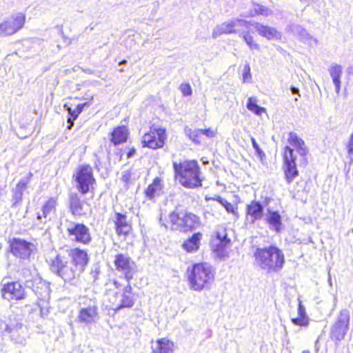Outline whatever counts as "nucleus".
I'll return each instance as SVG.
<instances>
[{"mask_svg": "<svg viewBox=\"0 0 353 353\" xmlns=\"http://www.w3.org/2000/svg\"><path fill=\"white\" fill-rule=\"evenodd\" d=\"M254 257L255 265L267 273H278L285 263L283 251L275 245L256 248Z\"/></svg>", "mask_w": 353, "mask_h": 353, "instance_id": "f257e3e1", "label": "nucleus"}, {"mask_svg": "<svg viewBox=\"0 0 353 353\" xmlns=\"http://www.w3.org/2000/svg\"><path fill=\"white\" fill-rule=\"evenodd\" d=\"M176 177L181 185L188 188H196L202 185L200 178V168L196 161H185L173 163Z\"/></svg>", "mask_w": 353, "mask_h": 353, "instance_id": "f03ea898", "label": "nucleus"}, {"mask_svg": "<svg viewBox=\"0 0 353 353\" xmlns=\"http://www.w3.org/2000/svg\"><path fill=\"white\" fill-rule=\"evenodd\" d=\"M190 287L195 291L208 288L214 279L212 268L207 263H197L188 270Z\"/></svg>", "mask_w": 353, "mask_h": 353, "instance_id": "7ed1b4c3", "label": "nucleus"}, {"mask_svg": "<svg viewBox=\"0 0 353 353\" xmlns=\"http://www.w3.org/2000/svg\"><path fill=\"white\" fill-rule=\"evenodd\" d=\"M50 268L52 272L72 285L77 284L81 274L69 261V258L61 254H57L52 260Z\"/></svg>", "mask_w": 353, "mask_h": 353, "instance_id": "20e7f679", "label": "nucleus"}, {"mask_svg": "<svg viewBox=\"0 0 353 353\" xmlns=\"http://www.w3.org/2000/svg\"><path fill=\"white\" fill-rule=\"evenodd\" d=\"M250 21L234 18L216 26L212 31V38L216 39L221 34H240L243 28L248 30Z\"/></svg>", "mask_w": 353, "mask_h": 353, "instance_id": "39448f33", "label": "nucleus"}, {"mask_svg": "<svg viewBox=\"0 0 353 353\" xmlns=\"http://www.w3.org/2000/svg\"><path fill=\"white\" fill-rule=\"evenodd\" d=\"M75 181L77 190L82 194L92 192L96 183L92 168L90 165H80L75 176Z\"/></svg>", "mask_w": 353, "mask_h": 353, "instance_id": "423d86ee", "label": "nucleus"}, {"mask_svg": "<svg viewBox=\"0 0 353 353\" xmlns=\"http://www.w3.org/2000/svg\"><path fill=\"white\" fill-rule=\"evenodd\" d=\"M1 297L8 301L23 300L26 292L22 285L18 281H9L3 279L1 281Z\"/></svg>", "mask_w": 353, "mask_h": 353, "instance_id": "0eeeda50", "label": "nucleus"}, {"mask_svg": "<svg viewBox=\"0 0 353 353\" xmlns=\"http://www.w3.org/2000/svg\"><path fill=\"white\" fill-rule=\"evenodd\" d=\"M9 244L11 253L21 259H29L36 250L34 243L20 238L10 239Z\"/></svg>", "mask_w": 353, "mask_h": 353, "instance_id": "6e6552de", "label": "nucleus"}, {"mask_svg": "<svg viewBox=\"0 0 353 353\" xmlns=\"http://www.w3.org/2000/svg\"><path fill=\"white\" fill-rule=\"evenodd\" d=\"M26 17L18 13L6 19L0 23V36L7 37L16 33L23 26Z\"/></svg>", "mask_w": 353, "mask_h": 353, "instance_id": "1a4fd4ad", "label": "nucleus"}, {"mask_svg": "<svg viewBox=\"0 0 353 353\" xmlns=\"http://www.w3.org/2000/svg\"><path fill=\"white\" fill-rule=\"evenodd\" d=\"M68 236L72 241L84 245L91 242L92 237L89 228L83 223L70 222L67 226Z\"/></svg>", "mask_w": 353, "mask_h": 353, "instance_id": "9d476101", "label": "nucleus"}, {"mask_svg": "<svg viewBox=\"0 0 353 353\" xmlns=\"http://www.w3.org/2000/svg\"><path fill=\"white\" fill-rule=\"evenodd\" d=\"M25 286L31 289L37 296V301L50 299V288L49 283L43 280L39 276H32L25 282Z\"/></svg>", "mask_w": 353, "mask_h": 353, "instance_id": "9b49d317", "label": "nucleus"}, {"mask_svg": "<svg viewBox=\"0 0 353 353\" xmlns=\"http://www.w3.org/2000/svg\"><path fill=\"white\" fill-rule=\"evenodd\" d=\"M116 270L123 274L128 282L133 278L136 272V264L131 258L125 254H118L114 261Z\"/></svg>", "mask_w": 353, "mask_h": 353, "instance_id": "f8f14e48", "label": "nucleus"}, {"mask_svg": "<svg viewBox=\"0 0 353 353\" xmlns=\"http://www.w3.org/2000/svg\"><path fill=\"white\" fill-rule=\"evenodd\" d=\"M296 157L294 154V150L289 146H285L283 154V170L285 180L288 184L291 183L293 180L298 176L299 171L296 164Z\"/></svg>", "mask_w": 353, "mask_h": 353, "instance_id": "ddd939ff", "label": "nucleus"}, {"mask_svg": "<svg viewBox=\"0 0 353 353\" xmlns=\"http://www.w3.org/2000/svg\"><path fill=\"white\" fill-rule=\"evenodd\" d=\"M350 322V313L347 310L340 312L339 316L332 327L330 335L332 339L341 341L343 339Z\"/></svg>", "mask_w": 353, "mask_h": 353, "instance_id": "4468645a", "label": "nucleus"}, {"mask_svg": "<svg viewBox=\"0 0 353 353\" xmlns=\"http://www.w3.org/2000/svg\"><path fill=\"white\" fill-rule=\"evenodd\" d=\"M166 139L165 130L158 128L155 132H150L145 133L142 139L143 147H148L152 149L161 148L164 145Z\"/></svg>", "mask_w": 353, "mask_h": 353, "instance_id": "2eb2a0df", "label": "nucleus"}, {"mask_svg": "<svg viewBox=\"0 0 353 353\" xmlns=\"http://www.w3.org/2000/svg\"><path fill=\"white\" fill-rule=\"evenodd\" d=\"M69 261L81 274L88 265L89 257L85 250L79 248L71 249L68 253Z\"/></svg>", "mask_w": 353, "mask_h": 353, "instance_id": "dca6fc26", "label": "nucleus"}, {"mask_svg": "<svg viewBox=\"0 0 353 353\" xmlns=\"http://www.w3.org/2000/svg\"><path fill=\"white\" fill-rule=\"evenodd\" d=\"M115 295L119 299V303L116 304L115 311H119L123 308H131L134 305L132 288L130 282H128V285L122 289L121 292H117Z\"/></svg>", "mask_w": 353, "mask_h": 353, "instance_id": "f3484780", "label": "nucleus"}, {"mask_svg": "<svg viewBox=\"0 0 353 353\" xmlns=\"http://www.w3.org/2000/svg\"><path fill=\"white\" fill-rule=\"evenodd\" d=\"M288 142L291 145L296 148V152L301 156V165L306 166L307 164V155L309 150L306 147L304 141L298 137L293 132L289 133Z\"/></svg>", "mask_w": 353, "mask_h": 353, "instance_id": "a211bd4d", "label": "nucleus"}, {"mask_svg": "<svg viewBox=\"0 0 353 353\" xmlns=\"http://www.w3.org/2000/svg\"><path fill=\"white\" fill-rule=\"evenodd\" d=\"M265 208L259 201H252L246 206V219L251 223L260 221L264 216Z\"/></svg>", "mask_w": 353, "mask_h": 353, "instance_id": "6ab92c4d", "label": "nucleus"}, {"mask_svg": "<svg viewBox=\"0 0 353 353\" xmlns=\"http://www.w3.org/2000/svg\"><path fill=\"white\" fill-rule=\"evenodd\" d=\"M112 220L115 226V232L119 236H126L132 230L131 224L128 221L125 214L116 212Z\"/></svg>", "mask_w": 353, "mask_h": 353, "instance_id": "aec40b11", "label": "nucleus"}, {"mask_svg": "<svg viewBox=\"0 0 353 353\" xmlns=\"http://www.w3.org/2000/svg\"><path fill=\"white\" fill-rule=\"evenodd\" d=\"M98 319V307L93 303L86 307H82L78 316L79 321L85 324L96 322Z\"/></svg>", "mask_w": 353, "mask_h": 353, "instance_id": "412c9836", "label": "nucleus"}, {"mask_svg": "<svg viewBox=\"0 0 353 353\" xmlns=\"http://www.w3.org/2000/svg\"><path fill=\"white\" fill-rule=\"evenodd\" d=\"M254 27L259 34L266 38L268 40H280L281 39V33L274 28L268 26H264L258 22H251L250 26Z\"/></svg>", "mask_w": 353, "mask_h": 353, "instance_id": "4be33fe9", "label": "nucleus"}, {"mask_svg": "<svg viewBox=\"0 0 353 353\" xmlns=\"http://www.w3.org/2000/svg\"><path fill=\"white\" fill-rule=\"evenodd\" d=\"M31 176L32 174L30 172L28 173V176L21 178L17 184L16 187L12 189V206H16L21 202L23 199V192L27 188V185L29 183Z\"/></svg>", "mask_w": 353, "mask_h": 353, "instance_id": "5701e85b", "label": "nucleus"}, {"mask_svg": "<svg viewBox=\"0 0 353 353\" xmlns=\"http://www.w3.org/2000/svg\"><path fill=\"white\" fill-rule=\"evenodd\" d=\"M70 211L73 215L81 216L85 215L88 210V203L81 201L77 194H71L69 197Z\"/></svg>", "mask_w": 353, "mask_h": 353, "instance_id": "b1692460", "label": "nucleus"}, {"mask_svg": "<svg viewBox=\"0 0 353 353\" xmlns=\"http://www.w3.org/2000/svg\"><path fill=\"white\" fill-rule=\"evenodd\" d=\"M169 219L170 222V229L172 230L184 232L185 212L176 210L170 214Z\"/></svg>", "mask_w": 353, "mask_h": 353, "instance_id": "393cba45", "label": "nucleus"}, {"mask_svg": "<svg viewBox=\"0 0 353 353\" xmlns=\"http://www.w3.org/2000/svg\"><path fill=\"white\" fill-rule=\"evenodd\" d=\"M57 205V199L50 198L43 205L42 215L38 214L37 220L41 223H46L48 220H50L51 215L56 212Z\"/></svg>", "mask_w": 353, "mask_h": 353, "instance_id": "a878e982", "label": "nucleus"}, {"mask_svg": "<svg viewBox=\"0 0 353 353\" xmlns=\"http://www.w3.org/2000/svg\"><path fill=\"white\" fill-rule=\"evenodd\" d=\"M174 343L166 338L158 339L152 345L151 353H173Z\"/></svg>", "mask_w": 353, "mask_h": 353, "instance_id": "bb28decb", "label": "nucleus"}, {"mask_svg": "<svg viewBox=\"0 0 353 353\" xmlns=\"http://www.w3.org/2000/svg\"><path fill=\"white\" fill-rule=\"evenodd\" d=\"M266 221L277 233L280 232L282 229L281 216L278 211H272L268 210V214L266 216Z\"/></svg>", "mask_w": 353, "mask_h": 353, "instance_id": "cd10ccee", "label": "nucleus"}, {"mask_svg": "<svg viewBox=\"0 0 353 353\" xmlns=\"http://www.w3.org/2000/svg\"><path fill=\"white\" fill-rule=\"evenodd\" d=\"M128 132L125 126H119L116 128L111 133L110 141L115 145L124 143L127 141Z\"/></svg>", "mask_w": 353, "mask_h": 353, "instance_id": "c85d7f7f", "label": "nucleus"}, {"mask_svg": "<svg viewBox=\"0 0 353 353\" xmlns=\"http://www.w3.org/2000/svg\"><path fill=\"white\" fill-rule=\"evenodd\" d=\"M329 72L335 86V91L337 94L341 90V77L342 74V66L339 64H333L329 69Z\"/></svg>", "mask_w": 353, "mask_h": 353, "instance_id": "c756f323", "label": "nucleus"}, {"mask_svg": "<svg viewBox=\"0 0 353 353\" xmlns=\"http://www.w3.org/2000/svg\"><path fill=\"white\" fill-rule=\"evenodd\" d=\"M292 31L295 35L303 43L310 46H312V42L315 45L317 44L318 41L314 39L307 31L301 26L296 25L293 27Z\"/></svg>", "mask_w": 353, "mask_h": 353, "instance_id": "7c9ffc66", "label": "nucleus"}, {"mask_svg": "<svg viewBox=\"0 0 353 353\" xmlns=\"http://www.w3.org/2000/svg\"><path fill=\"white\" fill-rule=\"evenodd\" d=\"M202 234L200 232L194 233L190 238L186 240L183 244V248L189 252L196 251L199 248L200 240Z\"/></svg>", "mask_w": 353, "mask_h": 353, "instance_id": "2f4dec72", "label": "nucleus"}, {"mask_svg": "<svg viewBox=\"0 0 353 353\" xmlns=\"http://www.w3.org/2000/svg\"><path fill=\"white\" fill-rule=\"evenodd\" d=\"M298 317L292 318V322L295 325L306 327L309 324V317L307 316L305 307L301 304L299 301L298 306Z\"/></svg>", "mask_w": 353, "mask_h": 353, "instance_id": "473e14b6", "label": "nucleus"}, {"mask_svg": "<svg viewBox=\"0 0 353 353\" xmlns=\"http://www.w3.org/2000/svg\"><path fill=\"white\" fill-rule=\"evenodd\" d=\"M184 224V232L192 231L199 228V226L200 225V219L194 214L185 212V221Z\"/></svg>", "mask_w": 353, "mask_h": 353, "instance_id": "72a5a7b5", "label": "nucleus"}, {"mask_svg": "<svg viewBox=\"0 0 353 353\" xmlns=\"http://www.w3.org/2000/svg\"><path fill=\"white\" fill-rule=\"evenodd\" d=\"M161 188V179L157 177L154 179L152 183L148 185L145 190V194L148 198L152 199L156 195L159 194Z\"/></svg>", "mask_w": 353, "mask_h": 353, "instance_id": "f704fd0d", "label": "nucleus"}, {"mask_svg": "<svg viewBox=\"0 0 353 353\" xmlns=\"http://www.w3.org/2000/svg\"><path fill=\"white\" fill-rule=\"evenodd\" d=\"M90 103L86 102L77 105L76 108L74 110H72L71 108L68 109V113L70 114V117L68 118V123H70V125L68 127V129H71L74 120L78 117L79 114L83 111V109L85 107H88Z\"/></svg>", "mask_w": 353, "mask_h": 353, "instance_id": "c9c22d12", "label": "nucleus"}, {"mask_svg": "<svg viewBox=\"0 0 353 353\" xmlns=\"http://www.w3.org/2000/svg\"><path fill=\"white\" fill-rule=\"evenodd\" d=\"M216 241H218L216 244V252H221L225 248H226L230 243V239L228 238L225 231L218 232L216 234Z\"/></svg>", "mask_w": 353, "mask_h": 353, "instance_id": "e433bc0d", "label": "nucleus"}, {"mask_svg": "<svg viewBox=\"0 0 353 353\" xmlns=\"http://www.w3.org/2000/svg\"><path fill=\"white\" fill-rule=\"evenodd\" d=\"M244 30L245 29L243 28L241 30V32L239 35L243 37L244 41L249 46L250 50H259L260 49V46L254 42L253 37L250 34V32L248 31L249 29L246 30V31Z\"/></svg>", "mask_w": 353, "mask_h": 353, "instance_id": "4c0bfd02", "label": "nucleus"}, {"mask_svg": "<svg viewBox=\"0 0 353 353\" xmlns=\"http://www.w3.org/2000/svg\"><path fill=\"white\" fill-rule=\"evenodd\" d=\"M184 132L185 135L192 141L195 144H201V137L202 136L201 129L192 130L188 126L184 128Z\"/></svg>", "mask_w": 353, "mask_h": 353, "instance_id": "58836bf2", "label": "nucleus"}, {"mask_svg": "<svg viewBox=\"0 0 353 353\" xmlns=\"http://www.w3.org/2000/svg\"><path fill=\"white\" fill-rule=\"evenodd\" d=\"M247 108L253 112L256 115H261L262 113L265 112V108L259 106L256 104V99L253 97H250L247 103Z\"/></svg>", "mask_w": 353, "mask_h": 353, "instance_id": "ea45409f", "label": "nucleus"}, {"mask_svg": "<svg viewBox=\"0 0 353 353\" xmlns=\"http://www.w3.org/2000/svg\"><path fill=\"white\" fill-rule=\"evenodd\" d=\"M37 305L40 309L41 317L47 318L50 313V299L37 301Z\"/></svg>", "mask_w": 353, "mask_h": 353, "instance_id": "a19ab883", "label": "nucleus"}, {"mask_svg": "<svg viewBox=\"0 0 353 353\" xmlns=\"http://www.w3.org/2000/svg\"><path fill=\"white\" fill-rule=\"evenodd\" d=\"M253 10L257 14H261L265 17H268L272 14V10L261 4L259 3H254L253 5Z\"/></svg>", "mask_w": 353, "mask_h": 353, "instance_id": "79ce46f5", "label": "nucleus"}, {"mask_svg": "<svg viewBox=\"0 0 353 353\" xmlns=\"http://www.w3.org/2000/svg\"><path fill=\"white\" fill-rule=\"evenodd\" d=\"M205 200H216L222 206H223L225 210L229 213H234V205L229 203L227 200L223 199L220 196H217L216 198H208L205 197Z\"/></svg>", "mask_w": 353, "mask_h": 353, "instance_id": "37998d69", "label": "nucleus"}, {"mask_svg": "<svg viewBox=\"0 0 353 353\" xmlns=\"http://www.w3.org/2000/svg\"><path fill=\"white\" fill-rule=\"evenodd\" d=\"M251 142L252 144V146L254 149L255 150L256 154L262 159L263 157H265V153L260 148L259 144L257 143L256 139L254 137L251 138Z\"/></svg>", "mask_w": 353, "mask_h": 353, "instance_id": "c03bdc74", "label": "nucleus"}, {"mask_svg": "<svg viewBox=\"0 0 353 353\" xmlns=\"http://www.w3.org/2000/svg\"><path fill=\"white\" fill-rule=\"evenodd\" d=\"M180 90L184 96H190L192 94V88L189 83H181Z\"/></svg>", "mask_w": 353, "mask_h": 353, "instance_id": "a18cd8bd", "label": "nucleus"}, {"mask_svg": "<svg viewBox=\"0 0 353 353\" xmlns=\"http://www.w3.org/2000/svg\"><path fill=\"white\" fill-rule=\"evenodd\" d=\"M252 79L250 73V67L248 63L245 64L243 69V81H249Z\"/></svg>", "mask_w": 353, "mask_h": 353, "instance_id": "49530a36", "label": "nucleus"}, {"mask_svg": "<svg viewBox=\"0 0 353 353\" xmlns=\"http://www.w3.org/2000/svg\"><path fill=\"white\" fill-rule=\"evenodd\" d=\"M201 132L202 135H205L208 138H212L216 135V131L213 130L210 128L206 129H201Z\"/></svg>", "mask_w": 353, "mask_h": 353, "instance_id": "de8ad7c7", "label": "nucleus"}, {"mask_svg": "<svg viewBox=\"0 0 353 353\" xmlns=\"http://www.w3.org/2000/svg\"><path fill=\"white\" fill-rule=\"evenodd\" d=\"M5 332L8 334H10V337L12 339L14 336V334L17 332V328L16 326L6 325L4 328Z\"/></svg>", "mask_w": 353, "mask_h": 353, "instance_id": "09e8293b", "label": "nucleus"}, {"mask_svg": "<svg viewBox=\"0 0 353 353\" xmlns=\"http://www.w3.org/2000/svg\"><path fill=\"white\" fill-rule=\"evenodd\" d=\"M99 272H100V270H99V268H96L94 270H92L90 274H91L94 281H95L97 279H98Z\"/></svg>", "mask_w": 353, "mask_h": 353, "instance_id": "8fccbe9b", "label": "nucleus"}, {"mask_svg": "<svg viewBox=\"0 0 353 353\" xmlns=\"http://www.w3.org/2000/svg\"><path fill=\"white\" fill-rule=\"evenodd\" d=\"M290 91H291L292 94H296L299 97L301 96L300 93H299V89L298 88H296V87L291 86L290 87Z\"/></svg>", "mask_w": 353, "mask_h": 353, "instance_id": "3c124183", "label": "nucleus"}, {"mask_svg": "<svg viewBox=\"0 0 353 353\" xmlns=\"http://www.w3.org/2000/svg\"><path fill=\"white\" fill-rule=\"evenodd\" d=\"M135 153H136V150L134 148L130 149L127 153L128 159H130V158H132V157H134Z\"/></svg>", "mask_w": 353, "mask_h": 353, "instance_id": "603ef678", "label": "nucleus"}, {"mask_svg": "<svg viewBox=\"0 0 353 353\" xmlns=\"http://www.w3.org/2000/svg\"><path fill=\"white\" fill-rule=\"evenodd\" d=\"M347 72L349 74H353V64L348 66Z\"/></svg>", "mask_w": 353, "mask_h": 353, "instance_id": "864d4df0", "label": "nucleus"}, {"mask_svg": "<svg viewBox=\"0 0 353 353\" xmlns=\"http://www.w3.org/2000/svg\"><path fill=\"white\" fill-rule=\"evenodd\" d=\"M113 284H114V285L116 289H119L120 287H121V284L118 281H117L115 280L113 281Z\"/></svg>", "mask_w": 353, "mask_h": 353, "instance_id": "5fc2aeb1", "label": "nucleus"}, {"mask_svg": "<svg viewBox=\"0 0 353 353\" xmlns=\"http://www.w3.org/2000/svg\"><path fill=\"white\" fill-rule=\"evenodd\" d=\"M127 61L123 59L121 61L119 62V65H126L127 64Z\"/></svg>", "mask_w": 353, "mask_h": 353, "instance_id": "6e6d98bb", "label": "nucleus"}, {"mask_svg": "<svg viewBox=\"0 0 353 353\" xmlns=\"http://www.w3.org/2000/svg\"><path fill=\"white\" fill-rule=\"evenodd\" d=\"M159 221H160V223H161V224L162 225H164L165 228H168V225H165V224L164 223V222L163 221L162 216L160 217V220H159Z\"/></svg>", "mask_w": 353, "mask_h": 353, "instance_id": "4d7b16f0", "label": "nucleus"}, {"mask_svg": "<svg viewBox=\"0 0 353 353\" xmlns=\"http://www.w3.org/2000/svg\"><path fill=\"white\" fill-rule=\"evenodd\" d=\"M302 353H310L308 350H304L302 352Z\"/></svg>", "mask_w": 353, "mask_h": 353, "instance_id": "13d9d810", "label": "nucleus"}, {"mask_svg": "<svg viewBox=\"0 0 353 353\" xmlns=\"http://www.w3.org/2000/svg\"><path fill=\"white\" fill-rule=\"evenodd\" d=\"M120 72H123V67H121V69L119 70Z\"/></svg>", "mask_w": 353, "mask_h": 353, "instance_id": "bf43d9fd", "label": "nucleus"}, {"mask_svg": "<svg viewBox=\"0 0 353 353\" xmlns=\"http://www.w3.org/2000/svg\"><path fill=\"white\" fill-rule=\"evenodd\" d=\"M120 72H123V67H121V69L119 70Z\"/></svg>", "mask_w": 353, "mask_h": 353, "instance_id": "052dcab7", "label": "nucleus"}]
</instances>
